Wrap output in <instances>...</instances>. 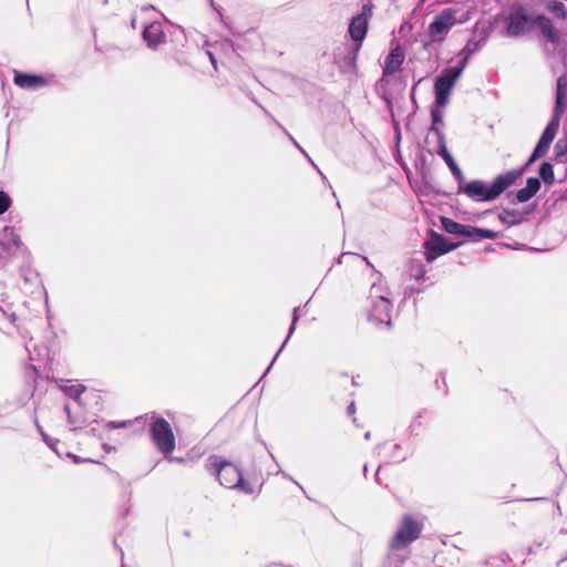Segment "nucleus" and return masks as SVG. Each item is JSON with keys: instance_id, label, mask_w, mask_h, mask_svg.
I'll list each match as a JSON object with an SVG mask.
<instances>
[{"instance_id": "2", "label": "nucleus", "mask_w": 567, "mask_h": 567, "mask_svg": "<svg viewBox=\"0 0 567 567\" xmlns=\"http://www.w3.org/2000/svg\"><path fill=\"white\" fill-rule=\"evenodd\" d=\"M524 168L519 171H509L498 175L492 183L483 181L461 182L458 184V194H464L474 202H491L497 198L506 188L512 186Z\"/></svg>"}, {"instance_id": "16", "label": "nucleus", "mask_w": 567, "mask_h": 567, "mask_svg": "<svg viewBox=\"0 0 567 567\" xmlns=\"http://www.w3.org/2000/svg\"><path fill=\"white\" fill-rule=\"evenodd\" d=\"M534 25H537L540 29L543 37L551 42H559V33L557 29L554 27L551 20L543 14H539L535 18Z\"/></svg>"}, {"instance_id": "37", "label": "nucleus", "mask_w": 567, "mask_h": 567, "mask_svg": "<svg viewBox=\"0 0 567 567\" xmlns=\"http://www.w3.org/2000/svg\"><path fill=\"white\" fill-rule=\"evenodd\" d=\"M347 412H348L349 415H353L355 413V404H354V402H351L348 405Z\"/></svg>"}, {"instance_id": "46", "label": "nucleus", "mask_w": 567, "mask_h": 567, "mask_svg": "<svg viewBox=\"0 0 567 567\" xmlns=\"http://www.w3.org/2000/svg\"><path fill=\"white\" fill-rule=\"evenodd\" d=\"M364 437H365L367 440H369V439H370V432H367V433L364 434Z\"/></svg>"}, {"instance_id": "45", "label": "nucleus", "mask_w": 567, "mask_h": 567, "mask_svg": "<svg viewBox=\"0 0 567 567\" xmlns=\"http://www.w3.org/2000/svg\"><path fill=\"white\" fill-rule=\"evenodd\" d=\"M363 260L367 262L368 266L372 267L371 262L369 261V259L367 257H363Z\"/></svg>"}, {"instance_id": "29", "label": "nucleus", "mask_w": 567, "mask_h": 567, "mask_svg": "<svg viewBox=\"0 0 567 567\" xmlns=\"http://www.w3.org/2000/svg\"><path fill=\"white\" fill-rule=\"evenodd\" d=\"M299 311H300V307H296L292 311V322H291V326L289 328V331H288V336L286 338V340L284 341L282 343V347H285L289 340V338L292 336V333L295 332V329H296V323L299 319Z\"/></svg>"}, {"instance_id": "27", "label": "nucleus", "mask_w": 567, "mask_h": 567, "mask_svg": "<svg viewBox=\"0 0 567 567\" xmlns=\"http://www.w3.org/2000/svg\"><path fill=\"white\" fill-rule=\"evenodd\" d=\"M85 388L81 384H72L63 386L65 394L75 401L79 400L80 395L84 392Z\"/></svg>"}, {"instance_id": "44", "label": "nucleus", "mask_w": 567, "mask_h": 567, "mask_svg": "<svg viewBox=\"0 0 567 567\" xmlns=\"http://www.w3.org/2000/svg\"><path fill=\"white\" fill-rule=\"evenodd\" d=\"M265 114L268 116V117H271V120L278 125L280 124L279 122H277L272 116L271 114L268 112V111H265Z\"/></svg>"}, {"instance_id": "12", "label": "nucleus", "mask_w": 567, "mask_h": 567, "mask_svg": "<svg viewBox=\"0 0 567 567\" xmlns=\"http://www.w3.org/2000/svg\"><path fill=\"white\" fill-rule=\"evenodd\" d=\"M391 302L389 298H381V301L371 303L369 319L375 324H391Z\"/></svg>"}, {"instance_id": "9", "label": "nucleus", "mask_w": 567, "mask_h": 567, "mask_svg": "<svg viewBox=\"0 0 567 567\" xmlns=\"http://www.w3.org/2000/svg\"><path fill=\"white\" fill-rule=\"evenodd\" d=\"M457 245L449 244L447 239L435 233H430V238L424 241V257L427 262H433L437 257L447 254L456 248Z\"/></svg>"}, {"instance_id": "32", "label": "nucleus", "mask_w": 567, "mask_h": 567, "mask_svg": "<svg viewBox=\"0 0 567 567\" xmlns=\"http://www.w3.org/2000/svg\"><path fill=\"white\" fill-rule=\"evenodd\" d=\"M42 436H43V440L47 442V444L53 450L55 451L56 455L59 457H62V453L59 451L58 446L60 445V442L58 440H51L49 441L48 436L42 433Z\"/></svg>"}, {"instance_id": "24", "label": "nucleus", "mask_w": 567, "mask_h": 567, "mask_svg": "<svg viewBox=\"0 0 567 567\" xmlns=\"http://www.w3.org/2000/svg\"><path fill=\"white\" fill-rule=\"evenodd\" d=\"M539 175L545 184L551 185L555 179L554 168L550 163H543L539 167Z\"/></svg>"}, {"instance_id": "18", "label": "nucleus", "mask_w": 567, "mask_h": 567, "mask_svg": "<svg viewBox=\"0 0 567 567\" xmlns=\"http://www.w3.org/2000/svg\"><path fill=\"white\" fill-rule=\"evenodd\" d=\"M443 107L444 106L439 105L435 101V106L431 110L432 125L430 127V134H434L437 141L439 134H443L442 130L440 128V125H443Z\"/></svg>"}, {"instance_id": "17", "label": "nucleus", "mask_w": 567, "mask_h": 567, "mask_svg": "<svg viewBox=\"0 0 567 567\" xmlns=\"http://www.w3.org/2000/svg\"><path fill=\"white\" fill-rule=\"evenodd\" d=\"M540 188V182L536 177H529L526 186L516 193V199L519 203L528 202Z\"/></svg>"}, {"instance_id": "48", "label": "nucleus", "mask_w": 567, "mask_h": 567, "mask_svg": "<svg viewBox=\"0 0 567 567\" xmlns=\"http://www.w3.org/2000/svg\"><path fill=\"white\" fill-rule=\"evenodd\" d=\"M209 461H217V457L212 456V457H209Z\"/></svg>"}, {"instance_id": "22", "label": "nucleus", "mask_w": 567, "mask_h": 567, "mask_svg": "<svg viewBox=\"0 0 567 567\" xmlns=\"http://www.w3.org/2000/svg\"><path fill=\"white\" fill-rule=\"evenodd\" d=\"M64 410L68 414V420H69V424H70L71 429L73 431L82 429L85 423V420L78 414L74 415L72 408L69 404H65Z\"/></svg>"}, {"instance_id": "50", "label": "nucleus", "mask_w": 567, "mask_h": 567, "mask_svg": "<svg viewBox=\"0 0 567 567\" xmlns=\"http://www.w3.org/2000/svg\"><path fill=\"white\" fill-rule=\"evenodd\" d=\"M565 198H567V195L565 196Z\"/></svg>"}, {"instance_id": "20", "label": "nucleus", "mask_w": 567, "mask_h": 567, "mask_svg": "<svg viewBox=\"0 0 567 567\" xmlns=\"http://www.w3.org/2000/svg\"><path fill=\"white\" fill-rule=\"evenodd\" d=\"M381 298H389L388 289L381 282H373L369 292L371 303L381 301Z\"/></svg>"}, {"instance_id": "35", "label": "nucleus", "mask_w": 567, "mask_h": 567, "mask_svg": "<svg viewBox=\"0 0 567 567\" xmlns=\"http://www.w3.org/2000/svg\"><path fill=\"white\" fill-rule=\"evenodd\" d=\"M6 231H10V236H11V240L12 243L16 245V246H19L20 245V239L19 237L13 233L12 229H9L8 227L4 228Z\"/></svg>"}, {"instance_id": "13", "label": "nucleus", "mask_w": 567, "mask_h": 567, "mask_svg": "<svg viewBox=\"0 0 567 567\" xmlns=\"http://www.w3.org/2000/svg\"><path fill=\"white\" fill-rule=\"evenodd\" d=\"M13 82L24 90H37L48 84V81L42 75L29 74L23 72H14Z\"/></svg>"}, {"instance_id": "49", "label": "nucleus", "mask_w": 567, "mask_h": 567, "mask_svg": "<svg viewBox=\"0 0 567 567\" xmlns=\"http://www.w3.org/2000/svg\"><path fill=\"white\" fill-rule=\"evenodd\" d=\"M74 461H81L80 458H74ZM84 461L90 462V458H85Z\"/></svg>"}, {"instance_id": "40", "label": "nucleus", "mask_w": 567, "mask_h": 567, "mask_svg": "<svg viewBox=\"0 0 567 567\" xmlns=\"http://www.w3.org/2000/svg\"><path fill=\"white\" fill-rule=\"evenodd\" d=\"M207 54H208V56H209V60H210L212 64H213L214 66H216V60H215V56L213 55V53H212V52H207Z\"/></svg>"}, {"instance_id": "14", "label": "nucleus", "mask_w": 567, "mask_h": 567, "mask_svg": "<svg viewBox=\"0 0 567 567\" xmlns=\"http://www.w3.org/2000/svg\"><path fill=\"white\" fill-rule=\"evenodd\" d=\"M143 39L151 49H156L159 44L164 43L166 35L162 24L158 22L147 24L143 30Z\"/></svg>"}, {"instance_id": "6", "label": "nucleus", "mask_w": 567, "mask_h": 567, "mask_svg": "<svg viewBox=\"0 0 567 567\" xmlns=\"http://www.w3.org/2000/svg\"><path fill=\"white\" fill-rule=\"evenodd\" d=\"M151 439L156 449L164 455L168 456L175 450V436L169 423L157 417L151 423Z\"/></svg>"}, {"instance_id": "42", "label": "nucleus", "mask_w": 567, "mask_h": 567, "mask_svg": "<svg viewBox=\"0 0 567 567\" xmlns=\"http://www.w3.org/2000/svg\"><path fill=\"white\" fill-rule=\"evenodd\" d=\"M265 114L268 116V117H271V120L278 125L280 124L279 122H277L272 116L271 114L268 112V111H265Z\"/></svg>"}, {"instance_id": "47", "label": "nucleus", "mask_w": 567, "mask_h": 567, "mask_svg": "<svg viewBox=\"0 0 567 567\" xmlns=\"http://www.w3.org/2000/svg\"><path fill=\"white\" fill-rule=\"evenodd\" d=\"M352 384H353V385H358V383H357V381H355V379H354V378H352Z\"/></svg>"}, {"instance_id": "41", "label": "nucleus", "mask_w": 567, "mask_h": 567, "mask_svg": "<svg viewBox=\"0 0 567 567\" xmlns=\"http://www.w3.org/2000/svg\"><path fill=\"white\" fill-rule=\"evenodd\" d=\"M265 114L268 116V117H271V120L278 125L280 124L279 122H277L272 116L271 114L268 112V111H265Z\"/></svg>"}, {"instance_id": "11", "label": "nucleus", "mask_w": 567, "mask_h": 567, "mask_svg": "<svg viewBox=\"0 0 567 567\" xmlns=\"http://www.w3.org/2000/svg\"><path fill=\"white\" fill-rule=\"evenodd\" d=\"M404 59V52L400 47H396L390 51L384 61L382 78L378 82L379 86H383L390 75H393L401 70Z\"/></svg>"}, {"instance_id": "36", "label": "nucleus", "mask_w": 567, "mask_h": 567, "mask_svg": "<svg viewBox=\"0 0 567 567\" xmlns=\"http://www.w3.org/2000/svg\"><path fill=\"white\" fill-rule=\"evenodd\" d=\"M3 316L11 322V323H16L17 321V315L14 312H11V313H7L3 311Z\"/></svg>"}, {"instance_id": "31", "label": "nucleus", "mask_w": 567, "mask_h": 567, "mask_svg": "<svg viewBox=\"0 0 567 567\" xmlns=\"http://www.w3.org/2000/svg\"><path fill=\"white\" fill-rule=\"evenodd\" d=\"M10 197L4 192H0V214H3L10 207Z\"/></svg>"}, {"instance_id": "34", "label": "nucleus", "mask_w": 567, "mask_h": 567, "mask_svg": "<svg viewBox=\"0 0 567 567\" xmlns=\"http://www.w3.org/2000/svg\"><path fill=\"white\" fill-rule=\"evenodd\" d=\"M208 2H209V4H210V7H212L216 12H217L218 18H219V21H220L221 23H224L225 25H227V24H226V21H225V18H224V14H223V12H221V9H220L218 6H216V3L214 2V0H208Z\"/></svg>"}, {"instance_id": "4", "label": "nucleus", "mask_w": 567, "mask_h": 567, "mask_svg": "<svg viewBox=\"0 0 567 567\" xmlns=\"http://www.w3.org/2000/svg\"><path fill=\"white\" fill-rule=\"evenodd\" d=\"M567 75H560L557 80V92H556V104L554 109V116L551 121L547 124L545 127L536 147L534 148L530 157L528 158L525 166H528L539 157L544 156L548 150L549 146L555 138L558 128H559V122L560 117L565 112L566 103H567Z\"/></svg>"}, {"instance_id": "43", "label": "nucleus", "mask_w": 567, "mask_h": 567, "mask_svg": "<svg viewBox=\"0 0 567 567\" xmlns=\"http://www.w3.org/2000/svg\"><path fill=\"white\" fill-rule=\"evenodd\" d=\"M265 114L268 116V117H271V120L278 125L280 124L279 122H277L272 116L271 114L268 112V111H265Z\"/></svg>"}, {"instance_id": "19", "label": "nucleus", "mask_w": 567, "mask_h": 567, "mask_svg": "<svg viewBox=\"0 0 567 567\" xmlns=\"http://www.w3.org/2000/svg\"><path fill=\"white\" fill-rule=\"evenodd\" d=\"M409 276L416 281L425 278L426 269L420 259H411L408 266Z\"/></svg>"}, {"instance_id": "23", "label": "nucleus", "mask_w": 567, "mask_h": 567, "mask_svg": "<svg viewBox=\"0 0 567 567\" xmlns=\"http://www.w3.org/2000/svg\"><path fill=\"white\" fill-rule=\"evenodd\" d=\"M498 217H499V220L507 226L517 225L522 220L520 214L515 210H505L502 214H499Z\"/></svg>"}, {"instance_id": "38", "label": "nucleus", "mask_w": 567, "mask_h": 567, "mask_svg": "<svg viewBox=\"0 0 567 567\" xmlns=\"http://www.w3.org/2000/svg\"><path fill=\"white\" fill-rule=\"evenodd\" d=\"M284 349V347L281 346L280 349L277 351L275 358L272 359L270 365L268 367L267 370H265V373H268V370L271 368L272 363L275 362V360L278 358L279 353L281 352V350Z\"/></svg>"}, {"instance_id": "39", "label": "nucleus", "mask_w": 567, "mask_h": 567, "mask_svg": "<svg viewBox=\"0 0 567 567\" xmlns=\"http://www.w3.org/2000/svg\"><path fill=\"white\" fill-rule=\"evenodd\" d=\"M29 372L32 374V377L37 374L35 368L33 365H29L27 368V373Z\"/></svg>"}, {"instance_id": "10", "label": "nucleus", "mask_w": 567, "mask_h": 567, "mask_svg": "<svg viewBox=\"0 0 567 567\" xmlns=\"http://www.w3.org/2000/svg\"><path fill=\"white\" fill-rule=\"evenodd\" d=\"M217 478L227 488H235L241 485L243 475L236 463H215Z\"/></svg>"}, {"instance_id": "26", "label": "nucleus", "mask_w": 567, "mask_h": 567, "mask_svg": "<svg viewBox=\"0 0 567 567\" xmlns=\"http://www.w3.org/2000/svg\"><path fill=\"white\" fill-rule=\"evenodd\" d=\"M278 127L288 136V138L292 142V144L305 155V157L311 163V165L320 173L322 178H326L323 174L318 169L317 165L313 163L308 153L298 144V142L291 136V134L281 125L278 124Z\"/></svg>"}, {"instance_id": "21", "label": "nucleus", "mask_w": 567, "mask_h": 567, "mask_svg": "<svg viewBox=\"0 0 567 567\" xmlns=\"http://www.w3.org/2000/svg\"><path fill=\"white\" fill-rule=\"evenodd\" d=\"M546 9L558 19L567 18V9L560 1H549L546 4Z\"/></svg>"}, {"instance_id": "15", "label": "nucleus", "mask_w": 567, "mask_h": 567, "mask_svg": "<svg viewBox=\"0 0 567 567\" xmlns=\"http://www.w3.org/2000/svg\"><path fill=\"white\" fill-rule=\"evenodd\" d=\"M437 146H439V148H437L436 153L445 161V163L447 164L451 172L456 177V179L458 181V184H460L464 179L463 173L460 169V167L457 166V164L455 163L451 153L447 151L444 134H439Z\"/></svg>"}, {"instance_id": "30", "label": "nucleus", "mask_w": 567, "mask_h": 567, "mask_svg": "<svg viewBox=\"0 0 567 567\" xmlns=\"http://www.w3.org/2000/svg\"><path fill=\"white\" fill-rule=\"evenodd\" d=\"M461 231L462 233H460L458 236L470 237V238H473L474 240H476L477 227L464 225L462 227Z\"/></svg>"}, {"instance_id": "28", "label": "nucleus", "mask_w": 567, "mask_h": 567, "mask_svg": "<svg viewBox=\"0 0 567 567\" xmlns=\"http://www.w3.org/2000/svg\"><path fill=\"white\" fill-rule=\"evenodd\" d=\"M498 237H499V234L497 231L477 228L476 240H481V239H485V238L486 239H497Z\"/></svg>"}, {"instance_id": "1", "label": "nucleus", "mask_w": 567, "mask_h": 567, "mask_svg": "<svg viewBox=\"0 0 567 567\" xmlns=\"http://www.w3.org/2000/svg\"><path fill=\"white\" fill-rule=\"evenodd\" d=\"M481 42L476 40H470L465 47L456 54L452 62H456L455 65L444 69L441 74L436 78L434 83V93H436V102L441 106H445L449 102L451 92L466 68L471 56L478 51Z\"/></svg>"}, {"instance_id": "25", "label": "nucleus", "mask_w": 567, "mask_h": 567, "mask_svg": "<svg viewBox=\"0 0 567 567\" xmlns=\"http://www.w3.org/2000/svg\"><path fill=\"white\" fill-rule=\"evenodd\" d=\"M444 230L452 235H460L463 224H460L451 218L442 217L441 219Z\"/></svg>"}, {"instance_id": "33", "label": "nucleus", "mask_w": 567, "mask_h": 567, "mask_svg": "<svg viewBox=\"0 0 567 567\" xmlns=\"http://www.w3.org/2000/svg\"><path fill=\"white\" fill-rule=\"evenodd\" d=\"M128 424H131V421H124V422H118V423L110 421V422L105 423V429L106 430L122 429V427H126Z\"/></svg>"}, {"instance_id": "3", "label": "nucleus", "mask_w": 567, "mask_h": 567, "mask_svg": "<svg viewBox=\"0 0 567 567\" xmlns=\"http://www.w3.org/2000/svg\"><path fill=\"white\" fill-rule=\"evenodd\" d=\"M471 19V12L463 10L458 6L447 7L436 13L426 29L427 42L424 47L430 44H442L450 31L460 24L466 23Z\"/></svg>"}, {"instance_id": "7", "label": "nucleus", "mask_w": 567, "mask_h": 567, "mask_svg": "<svg viewBox=\"0 0 567 567\" xmlns=\"http://www.w3.org/2000/svg\"><path fill=\"white\" fill-rule=\"evenodd\" d=\"M534 23L535 18L528 16L524 8H513L508 16L507 33L512 37L525 34L533 29Z\"/></svg>"}, {"instance_id": "8", "label": "nucleus", "mask_w": 567, "mask_h": 567, "mask_svg": "<svg viewBox=\"0 0 567 567\" xmlns=\"http://www.w3.org/2000/svg\"><path fill=\"white\" fill-rule=\"evenodd\" d=\"M372 16V9L368 6H363L361 13L352 18L349 25V34L351 39L357 42L355 53L353 60L357 58V53L361 48V44L367 35L369 19Z\"/></svg>"}, {"instance_id": "5", "label": "nucleus", "mask_w": 567, "mask_h": 567, "mask_svg": "<svg viewBox=\"0 0 567 567\" xmlns=\"http://www.w3.org/2000/svg\"><path fill=\"white\" fill-rule=\"evenodd\" d=\"M424 524L422 519H419L410 514H405L401 517L396 530L389 542L391 550L399 551L413 542L420 538Z\"/></svg>"}]
</instances>
